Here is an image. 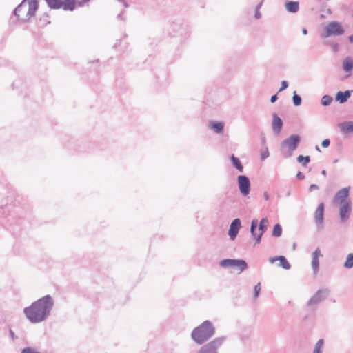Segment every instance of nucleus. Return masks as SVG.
I'll return each mask as SVG.
<instances>
[{
  "label": "nucleus",
  "mask_w": 353,
  "mask_h": 353,
  "mask_svg": "<svg viewBox=\"0 0 353 353\" xmlns=\"http://www.w3.org/2000/svg\"><path fill=\"white\" fill-rule=\"evenodd\" d=\"M53 307L52 297L50 295H46L25 307L23 314L31 323H39L48 318Z\"/></svg>",
  "instance_id": "1"
},
{
  "label": "nucleus",
  "mask_w": 353,
  "mask_h": 353,
  "mask_svg": "<svg viewBox=\"0 0 353 353\" xmlns=\"http://www.w3.org/2000/svg\"><path fill=\"white\" fill-rule=\"evenodd\" d=\"M215 333V328L210 321H205L194 328L191 334L193 341L201 345L211 338Z\"/></svg>",
  "instance_id": "2"
},
{
  "label": "nucleus",
  "mask_w": 353,
  "mask_h": 353,
  "mask_svg": "<svg viewBox=\"0 0 353 353\" xmlns=\"http://www.w3.org/2000/svg\"><path fill=\"white\" fill-rule=\"evenodd\" d=\"M268 219L265 217L262 218L259 224L258 220L254 219L251 222L250 233L252 238L255 240V244H259L261 241L263 233L267 230L268 227Z\"/></svg>",
  "instance_id": "3"
},
{
  "label": "nucleus",
  "mask_w": 353,
  "mask_h": 353,
  "mask_svg": "<svg viewBox=\"0 0 353 353\" xmlns=\"http://www.w3.org/2000/svg\"><path fill=\"white\" fill-rule=\"evenodd\" d=\"M344 33V29L338 21H331L325 28L324 32L321 34L322 38H327L332 36H340Z\"/></svg>",
  "instance_id": "4"
},
{
  "label": "nucleus",
  "mask_w": 353,
  "mask_h": 353,
  "mask_svg": "<svg viewBox=\"0 0 353 353\" xmlns=\"http://www.w3.org/2000/svg\"><path fill=\"white\" fill-rule=\"evenodd\" d=\"M328 288L319 290L307 301V305L312 310H316V306L323 301L330 294Z\"/></svg>",
  "instance_id": "5"
},
{
  "label": "nucleus",
  "mask_w": 353,
  "mask_h": 353,
  "mask_svg": "<svg viewBox=\"0 0 353 353\" xmlns=\"http://www.w3.org/2000/svg\"><path fill=\"white\" fill-rule=\"evenodd\" d=\"M225 339V336L214 339L202 346L197 353H218L217 350L222 345Z\"/></svg>",
  "instance_id": "6"
},
{
  "label": "nucleus",
  "mask_w": 353,
  "mask_h": 353,
  "mask_svg": "<svg viewBox=\"0 0 353 353\" xmlns=\"http://www.w3.org/2000/svg\"><path fill=\"white\" fill-rule=\"evenodd\" d=\"M300 141L301 137L299 135L292 134L281 142V148H286L289 152V154L287 156L288 157L292 156V152L297 148Z\"/></svg>",
  "instance_id": "7"
},
{
  "label": "nucleus",
  "mask_w": 353,
  "mask_h": 353,
  "mask_svg": "<svg viewBox=\"0 0 353 353\" xmlns=\"http://www.w3.org/2000/svg\"><path fill=\"white\" fill-rule=\"evenodd\" d=\"M219 265L223 268H236L240 272L248 268L246 261L243 259H223L220 261Z\"/></svg>",
  "instance_id": "8"
},
{
  "label": "nucleus",
  "mask_w": 353,
  "mask_h": 353,
  "mask_svg": "<svg viewBox=\"0 0 353 353\" xmlns=\"http://www.w3.org/2000/svg\"><path fill=\"white\" fill-rule=\"evenodd\" d=\"M237 182L241 194L246 196L250 192V181L245 175H239L237 177Z\"/></svg>",
  "instance_id": "9"
},
{
  "label": "nucleus",
  "mask_w": 353,
  "mask_h": 353,
  "mask_svg": "<svg viewBox=\"0 0 353 353\" xmlns=\"http://www.w3.org/2000/svg\"><path fill=\"white\" fill-rule=\"evenodd\" d=\"M350 187H345L339 190L333 199V202L338 205L351 202L347 200L350 194Z\"/></svg>",
  "instance_id": "10"
},
{
  "label": "nucleus",
  "mask_w": 353,
  "mask_h": 353,
  "mask_svg": "<svg viewBox=\"0 0 353 353\" xmlns=\"http://www.w3.org/2000/svg\"><path fill=\"white\" fill-rule=\"evenodd\" d=\"M323 214H324V203H321L315 212H314V221L318 230H322L324 227L323 225Z\"/></svg>",
  "instance_id": "11"
},
{
  "label": "nucleus",
  "mask_w": 353,
  "mask_h": 353,
  "mask_svg": "<svg viewBox=\"0 0 353 353\" xmlns=\"http://www.w3.org/2000/svg\"><path fill=\"white\" fill-rule=\"evenodd\" d=\"M339 216L342 222H345L350 218V215L352 211L351 202L339 204Z\"/></svg>",
  "instance_id": "12"
},
{
  "label": "nucleus",
  "mask_w": 353,
  "mask_h": 353,
  "mask_svg": "<svg viewBox=\"0 0 353 353\" xmlns=\"http://www.w3.org/2000/svg\"><path fill=\"white\" fill-rule=\"evenodd\" d=\"M38 8V1L37 0H32L30 2L28 3V10L26 15V17L23 19H20L19 17L17 18L18 20H21V21L23 22L28 21L32 17H33L35 14V12L37 10Z\"/></svg>",
  "instance_id": "13"
},
{
  "label": "nucleus",
  "mask_w": 353,
  "mask_h": 353,
  "mask_svg": "<svg viewBox=\"0 0 353 353\" xmlns=\"http://www.w3.org/2000/svg\"><path fill=\"white\" fill-rule=\"evenodd\" d=\"M241 220L238 218L234 219L232 221L228 232V235L232 240H234L236 237L239 230L241 228Z\"/></svg>",
  "instance_id": "14"
},
{
  "label": "nucleus",
  "mask_w": 353,
  "mask_h": 353,
  "mask_svg": "<svg viewBox=\"0 0 353 353\" xmlns=\"http://www.w3.org/2000/svg\"><path fill=\"white\" fill-rule=\"evenodd\" d=\"M272 131L274 134H279L283 126V121L282 119L279 117L276 114L274 113L272 114Z\"/></svg>",
  "instance_id": "15"
},
{
  "label": "nucleus",
  "mask_w": 353,
  "mask_h": 353,
  "mask_svg": "<svg viewBox=\"0 0 353 353\" xmlns=\"http://www.w3.org/2000/svg\"><path fill=\"white\" fill-rule=\"evenodd\" d=\"M277 261H279V266L281 267L282 268H283L285 270L290 269L291 265H290V263L288 261L286 258L283 256H276L270 257L269 259V262L270 263H274V262H276Z\"/></svg>",
  "instance_id": "16"
},
{
  "label": "nucleus",
  "mask_w": 353,
  "mask_h": 353,
  "mask_svg": "<svg viewBox=\"0 0 353 353\" xmlns=\"http://www.w3.org/2000/svg\"><path fill=\"white\" fill-rule=\"evenodd\" d=\"M321 256V250L319 248H316L314 252L312 253V267L314 273H316L319 270V257Z\"/></svg>",
  "instance_id": "17"
},
{
  "label": "nucleus",
  "mask_w": 353,
  "mask_h": 353,
  "mask_svg": "<svg viewBox=\"0 0 353 353\" xmlns=\"http://www.w3.org/2000/svg\"><path fill=\"white\" fill-rule=\"evenodd\" d=\"M341 132L347 134L353 132V121H345L339 124Z\"/></svg>",
  "instance_id": "18"
},
{
  "label": "nucleus",
  "mask_w": 353,
  "mask_h": 353,
  "mask_svg": "<svg viewBox=\"0 0 353 353\" xmlns=\"http://www.w3.org/2000/svg\"><path fill=\"white\" fill-rule=\"evenodd\" d=\"M352 91L346 90L345 92H338L336 95V100L340 103H345L351 96Z\"/></svg>",
  "instance_id": "19"
},
{
  "label": "nucleus",
  "mask_w": 353,
  "mask_h": 353,
  "mask_svg": "<svg viewBox=\"0 0 353 353\" xmlns=\"http://www.w3.org/2000/svg\"><path fill=\"white\" fill-rule=\"evenodd\" d=\"M285 9L291 13H296L299 9V3L298 1H287L285 3Z\"/></svg>",
  "instance_id": "20"
},
{
  "label": "nucleus",
  "mask_w": 353,
  "mask_h": 353,
  "mask_svg": "<svg viewBox=\"0 0 353 353\" xmlns=\"http://www.w3.org/2000/svg\"><path fill=\"white\" fill-rule=\"evenodd\" d=\"M343 69L346 72H350L353 70V59L351 57H346L343 61Z\"/></svg>",
  "instance_id": "21"
},
{
  "label": "nucleus",
  "mask_w": 353,
  "mask_h": 353,
  "mask_svg": "<svg viewBox=\"0 0 353 353\" xmlns=\"http://www.w3.org/2000/svg\"><path fill=\"white\" fill-rule=\"evenodd\" d=\"M76 0H65L62 1V8L64 10L72 11L75 8Z\"/></svg>",
  "instance_id": "22"
},
{
  "label": "nucleus",
  "mask_w": 353,
  "mask_h": 353,
  "mask_svg": "<svg viewBox=\"0 0 353 353\" xmlns=\"http://www.w3.org/2000/svg\"><path fill=\"white\" fill-rule=\"evenodd\" d=\"M46 1L52 9H59L62 7L61 0H46Z\"/></svg>",
  "instance_id": "23"
},
{
  "label": "nucleus",
  "mask_w": 353,
  "mask_h": 353,
  "mask_svg": "<svg viewBox=\"0 0 353 353\" xmlns=\"http://www.w3.org/2000/svg\"><path fill=\"white\" fill-rule=\"evenodd\" d=\"M230 159L233 166L235 167L239 172H242L243 171V167L239 158L232 154Z\"/></svg>",
  "instance_id": "24"
},
{
  "label": "nucleus",
  "mask_w": 353,
  "mask_h": 353,
  "mask_svg": "<svg viewBox=\"0 0 353 353\" xmlns=\"http://www.w3.org/2000/svg\"><path fill=\"white\" fill-rule=\"evenodd\" d=\"M224 124L222 122H214L211 125V128L216 133H221L223 130Z\"/></svg>",
  "instance_id": "25"
},
{
  "label": "nucleus",
  "mask_w": 353,
  "mask_h": 353,
  "mask_svg": "<svg viewBox=\"0 0 353 353\" xmlns=\"http://www.w3.org/2000/svg\"><path fill=\"white\" fill-rule=\"evenodd\" d=\"M343 267L347 269L352 268L353 267V254H349L346 258V260L343 264Z\"/></svg>",
  "instance_id": "26"
},
{
  "label": "nucleus",
  "mask_w": 353,
  "mask_h": 353,
  "mask_svg": "<svg viewBox=\"0 0 353 353\" xmlns=\"http://www.w3.org/2000/svg\"><path fill=\"white\" fill-rule=\"evenodd\" d=\"M272 236L274 237H280L282 234V228L280 224L277 223L274 226Z\"/></svg>",
  "instance_id": "27"
},
{
  "label": "nucleus",
  "mask_w": 353,
  "mask_h": 353,
  "mask_svg": "<svg viewBox=\"0 0 353 353\" xmlns=\"http://www.w3.org/2000/svg\"><path fill=\"white\" fill-rule=\"evenodd\" d=\"M296 159L299 163H302L303 166H306L310 161V156L304 157L303 155H299Z\"/></svg>",
  "instance_id": "28"
},
{
  "label": "nucleus",
  "mask_w": 353,
  "mask_h": 353,
  "mask_svg": "<svg viewBox=\"0 0 353 353\" xmlns=\"http://www.w3.org/2000/svg\"><path fill=\"white\" fill-rule=\"evenodd\" d=\"M32 0H27V1L29 3ZM26 0H23L20 4H19L17 8L14 9V14L17 17V18H19V12H20V10L23 8L24 7V5H25V3H26Z\"/></svg>",
  "instance_id": "29"
},
{
  "label": "nucleus",
  "mask_w": 353,
  "mask_h": 353,
  "mask_svg": "<svg viewBox=\"0 0 353 353\" xmlns=\"http://www.w3.org/2000/svg\"><path fill=\"white\" fill-rule=\"evenodd\" d=\"M332 101V97L330 95H324L321 98V104L324 106L330 105Z\"/></svg>",
  "instance_id": "30"
},
{
  "label": "nucleus",
  "mask_w": 353,
  "mask_h": 353,
  "mask_svg": "<svg viewBox=\"0 0 353 353\" xmlns=\"http://www.w3.org/2000/svg\"><path fill=\"white\" fill-rule=\"evenodd\" d=\"M292 101L295 106H299L301 104V97L298 95L296 92H294L293 97H292Z\"/></svg>",
  "instance_id": "31"
},
{
  "label": "nucleus",
  "mask_w": 353,
  "mask_h": 353,
  "mask_svg": "<svg viewBox=\"0 0 353 353\" xmlns=\"http://www.w3.org/2000/svg\"><path fill=\"white\" fill-rule=\"evenodd\" d=\"M261 291V283H258L255 286H254V298L256 299L258 297L259 294V292Z\"/></svg>",
  "instance_id": "32"
},
{
  "label": "nucleus",
  "mask_w": 353,
  "mask_h": 353,
  "mask_svg": "<svg viewBox=\"0 0 353 353\" xmlns=\"http://www.w3.org/2000/svg\"><path fill=\"white\" fill-rule=\"evenodd\" d=\"M21 353H40L32 347H26L21 350Z\"/></svg>",
  "instance_id": "33"
},
{
  "label": "nucleus",
  "mask_w": 353,
  "mask_h": 353,
  "mask_svg": "<svg viewBox=\"0 0 353 353\" xmlns=\"http://www.w3.org/2000/svg\"><path fill=\"white\" fill-rule=\"evenodd\" d=\"M323 344H324V341H323V339H319V340L316 342V345H315L314 348H316V349H319V350H322V347H323Z\"/></svg>",
  "instance_id": "34"
},
{
  "label": "nucleus",
  "mask_w": 353,
  "mask_h": 353,
  "mask_svg": "<svg viewBox=\"0 0 353 353\" xmlns=\"http://www.w3.org/2000/svg\"><path fill=\"white\" fill-rule=\"evenodd\" d=\"M330 47L332 48V50L334 52H336L339 51V46L336 43H330Z\"/></svg>",
  "instance_id": "35"
},
{
  "label": "nucleus",
  "mask_w": 353,
  "mask_h": 353,
  "mask_svg": "<svg viewBox=\"0 0 353 353\" xmlns=\"http://www.w3.org/2000/svg\"><path fill=\"white\" fill-rule=\"evenodd\" d=\"M90 0H77L76 5L79 7L83 6L84 4L89 2Z\"/></svg>",
  "instance_id": "36"
},
{
  "label": "nucleus",
  "mask_w": 353,
  "mask_h": 353,
  "mask_svg": "<svg viewBox=\"0 0 353 353\" xmlns=\"http://www.w3.org/2000/svg\"><path fill=\"white\" fill-rule=\"evenodd\" d=\"M288 87V81H283L281 82V88L279 90V92H281L284 90H285Z\"/></svg>",
  "instance_id": "37"
},
{
  "label": "nucleus",
  "mask_w": 353,
  "mask_h": 353,
  "mask_svg": "<svg viewBox=\"0 0 353 353\" xmlns=\"http://www.w3.org/2000/svg\"><path fill=\"white\" fill-rule=\"evenodd\" d=\"M269 157V152H268V148H265V150L263 151L262 153H261V159L262 160H264L266 158H268Z\"/></svg>",
  "instance_id": "38"
},
{
  "label": "nucleus",
  "mask_w": 353,
  "mask_h": 353,
  "mask_svg": "<svg viewBox=\"0 0 353 353\" xmlns=\"http://www.w3.org/2000/svg\"><path fill=\"white\" fill-rule=\"evenodd\" d=\"M330 139H326L325 140H323L321 143V145L323 147V148H327L330 145Z\"/></svg>",
  "instance_id": "39"
},
{
  "label": "nucleus",
  "mask_w": 353,
  "mask_h": 353,
  "mask_svg": "<svg viewBox=\"0 0 353 353\" xmlns=\"http://www.w3.org/2000/svg\"><path fill=\"white\" fill-rule=\"evenodd\" d=\"M296 178L299 180H303L305 179V174L301 172H298L296 174Z\"/></svg>",
  "instance_id": "40"
},
{
  "label": "nucleus",
  "mask_w": 353,
  "mask_h": 353,
  "mask_svg": "<svg viewBox=\"0 0 353 353\" xmlns=\"http://www.w3.org/2000/svg\"><path fill=\"white\" fill-rule=\"evenodd\" d=\"M319 189V186L316 184H312L310 188H309V190L310 192L314 190H318Z\"/></svg>",
  "instance_id": "41"
},
{
  "label": "nucleus",
  "mask_w": 353,
  "mask_h": 353,
  "mask_svg": "<svg viewBox=\"0 0 353 353\" xmlns=\"http://www.w3.org/2000/svg\"><path fill=\"white\" fill-rule=\"evenodd\" d=\"M254 17L259 19L261 17V12L258 10H255Z\"/></svg>",
  "instance_id": "42"
},
{
  "label": "nucleus",
  "mask_w": 353,
  "mask_h": 353,
  "mask_svg": "<svg viewBox=\"0 0 353 353\" xmlns=\"http://www.w3.org/2000/svg\"><path fill=\"white\" fill-rule=\"evenodd\" d=\"M277 100V96L276 94L272 95L270 98V102L274 103Z\"/></svg>",
  "instance_id": "43"
},
{
  "label": "nucleus",
  "mask_w": 353,
  "mask_h": 353,
  "mask_svg": "<svg viewBox=\"0 0 353 353\" xmlns=\"http://www.w3.org/2000/svg\"><path fill=\"white\" fill-rule=\"evenodd\" d=\"M9 334H10V336L12 338V339L14 340L15 339V335H14V332L12 330H9Z\"/></svg>",
  "instance_id": "44"
},
{
  "label": "nucleus",
  "mask_w": 353,
  "mask_h": 353,
  "mask_svg": "<svg viewBox=\"0 0 353 353\" xmlns=\"http://www.w3.org/2000/svg\"><path fill=\"white\" fill-rule=\"evenodd\" d=\"M262 4H263V1L260 2L259 4L256 5V9L255 10H259L260 8H261L262 6Z\"/></svg>",
  "instance_id": "45"
},
{
  "label": "nucleus",
  "mask_w": 353,
  "mask_h": 353,
  "mask_svg": "<svg viewBox=\"0 0 353 353\" xmlns=\"http://www.w3.org/2000/svg\"><path fill=\"white\" fill-rule=\"evenodd\" d=\"M263 197H264V199H265V200H268V199H269V195H268V194L267 192H265V193L263 194Z\"/></svg>",
  "instance_id": "46"
},
{
  "label": "nucleus",
  "mask_w": 353,
  "mask_h": 353,
  "mask_svg": "<svg viewBox=\"0 0 353 353\" xmlns=\"http://www.w3.org/2000/svg\"><path fill=\"white\" fill-rule=\"evenodd\" d=\"M313 353H322V350L314 348Z\"/></svg>",
  "instance_id": "47"
},
{
  "label": "nucleus",
  "mask_w": 353,
  "mask_h": 353,
  "mask_svg": "<svg viewBox=\"0 0 353 353\" xmlns=\"http://www.w3.org/2000/svg\"><path fill=\"white\" fill-rule=\"evenodd\" d=\"M348 40L350 43H353V35H350L348 37Z\"/></svg>",
  "instance_id": "48"
},
{
  "label": "nucleus",
  "mask_w": 353,
  "mask_h": 353,
  "mask_svg": "<svg viewBox=\"0 0 353 353\" xmlns=\"http://www.w3.org/2000/svg\"><path fill=\"white\" fill-rule=\"evenodd\" d=\"M124 6V7L127 8L128 6V4L125 0H121Z\"/></svg>",
  "instance_id": "49"
},
{
  "label": "nucleus",
  "mask_w": 353,
  "mask_h": 353,
  "mask_svg": "<svg viewBox=\"0 0 353 353\" xmlns=\"http://www.w3.org/2000/svg\"><path fill=\"white\" fill-rule=\"evenodd\" d=\"M302 32H303V34H305H305H307V29H306V28H303V30H302Z\"/></svg>",
  "instance_id": "50"
},
{
  "label": "nucleus",
  "mask_w": 353,
  "mask_h": 353,
  "mask_svg": "<svg viewBox=\"0 0 353 353\" xmlns=\"http://www.w3.org/2000/svg\"><path fill=\"white\" fill-rule=\"evenodd\" d=\"M321 174H322L323 176H326L327 172H326V171H325V170H323L321 171Z\"/></svg>",
  "instance_id": "51"
},
{
  "label": "nucleus",
  "mask_w": 353,
  "mask_h": 353,
  "mask_svg": "<svg viewBox=\"0 0 353 353\" xmlns=\"http://www.w3.org/2000/svg\"><path fill=\"white\" fill-rule=\"evenodd\" d=\"M316 150L319 152H321V150L318 145L316 146Z\"/></svg>",
  "instance_id": "52"
},
{
  "label": "nucleus",
  "mask_w": 353,
  "mask_h": 353,
  "mask_svg": "<svg viewBox=\"0 0 353 353\" xmlns=\"http://www.w3.org/2000/svg\"><path fill=\"white\" fill-rule=\"evenodd\" d=\"M263 143H265V138H263Z\"/></svg>",
  "instance_id": "53"
},
{
  "label": "nucleus",
  "mask_w": 353,
  "mask_h": 353,
  "mask_svg": "<svg viewBox=\"0 0 353 353\" xmlns=\"http://www.w3.org/2000/svg\"><path fill=\"white\" fill-rule=\"evenodd\" d=\"M290 192L287 193L288 196H290Z\"/></svg>",
  "instance_id": "54"
},
{
  "label": "nucleus",
  "mask_w": 353,
  "mask_h": 353,
  "mask_svg": "<svg viewBox=\"0 0 353 353\" xmlns=\"http://www.w3.org/2000/svg\"><path fill=\"white\" fill-rule=\"evenodd\" d=\"M22 10H23V8L20 10V12H19V13H20L21 12H22Z\"/></svg>",
  "instance_id": "55"
}]
</instances>
